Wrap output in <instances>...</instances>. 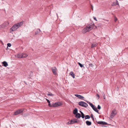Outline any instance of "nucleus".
<instances>
[{"label": "nucleus", "mask_w": 128, "mask_h": 128, "mask_svg": "<svg viewBox=\"0 0 128 128\" xmlns=\"http://www.w3.org/2000/svg\"><path fill=\"white\" fill-rule=\"evenodd\" d=\"M62 105L61 103L57 102H56L54 103L53 104H51V106H50V107H58Z\"/></svg>", "instance_id": "20e7f679"}, {"label": "nucleus", "mask_w": 128, "mask_h": 128, "mask_svg": "<svg viewBox=\"0 0 128 128\" xmlns=\"http://www.w3.org/2000/svg\"><path fill=\"white\" fill-rule=\"evenodd\" d=\"M89 66L92 67H93L94 65L92 64H89Z\"/></svg>", "instance_id": "7c9ffc66"}, {"label": "nucleus", "mask_w": 128, "mask_h": 128, "mask_svg": "<svg viewBox=\"0 0 128 128\" xmlns=\"http://www.w3.org/2000/svg\"><path fill=\"white\" fill-rule=\"evenodd\" d=\"M70 74L74 78H75V74L72 72H71L70 73Z\"/></svg>", "instance_id": "aec40b11"}, {"label": "nucleus", "mask_w": 128, "mask_h": 128, "mask_svg": "<svg viewBox=\"0 0 128 128\" xmlns=\"http://www.w3.org/2000/svg\"><path fill=\"white\" fill-rule=\"evenodd\" d=\"M90 118V116L89 115H87L85 116V119H89Z\"/></svg>", "instance_id": "4be33fe9"}, {"label": "nucleus", "mask_w": 128, "mask_h": 128, "mask_svg": "<svg viewBox=\"0 0 128 128\" xmlns=\"http://www.w3.org/2000/svg\"><path fill=\"white\" fill-rule=\"evenodd\" d=\"M98 124L102 125H106L107 124L106 122L103 121H99L98 122Z\"/></svg>", "instance_id": "6e6552de"}, {"label": "nucleus", "mask_w": 128, "mask_h": 128, "mask_svg": "<svg viewBox=\"0 0 128 128\" xmlns=\"http://www.w3.org/2000/svg\"><path fill=\"white\" fill-rule=\"evenodd\" d=\"M40 32V30L39 29H37L35 33V34L36 35L38 34Z\"/></svg>", "instance_id": "6ab92c4d"}, {"label": "nucleus", "mask_w": 128, "mask_h": 128, "mask_svg": "<svg viewBox=\"0 0 128 128\" xmlns=\"http://www.w3.org/2000/svg\"><path fill=\"white\" fill-rule=\"evenodd\" d=\"M85 100L86 102L88 103L89 104H90H90H92V103H90V102H88V101H87V100Z\"/></svg>", "instance_id": "473e14b6"}, {"label": "nucleus", "mask_w": 128, "mask_h": 128, "mask_svg": "<svg viewBox=\"0 0 128 128\" xmlns=\"http://www.w3.org/2000/svg\"><path fill=\"white\" fill-rule=\"evenodd\" d=\"M93 18H94V20H95L96 21H97V20L96 19V17H95L94 16L93 17Z\"/></svg>", "instance_id": "e433bc0d"}, {"label": "nucleus", "mask_w": 128, "mask_h": 128, "mask_svg": "<svg viewBox=\"0 0 128 128\" xmlns=\"http://www.w3.org/2000/svg\"><path fill=\"white\" fill-rule=\"evenodd\" d=\"M75 96L80 99H82L84 98V97L83 96L79 94H75Z\"/></svg>", "instance_id": "1a4fd4ad"}, {"label": "nucleus", "mask_w": 128, "mask_h": 128, "mask_svg": "<svg viewBox=\"0 0 128 128\" xmlns=\"http://www.w3.org/2000/svg\"><path fill=\"white\" fill-rule=\"evenodd\" d=\"M18 57L19 58H22V54H18Z\"/></svg>", "instance_id": "5701e85b"}, {"label": "nucleus", "mask_w": 128, "mask_h": 128, "mask_svg": "<svg viewBox=\"0 0 128 128\" xmlns=\"http://www.w3.org/2000/svg\"><path fill=\"white\" fill-rule=\"evenodd\" d=\"M52 70L53 74L54 75L56 74V67H54L52 68Z\"/></svg>", "instance_id": "0eeeda50"}, {"label": "nucleus", "mask_w": 128, "mask_h": 128, "mask_svg": "<svg viewBox=\"0 0 128 128\" xmlns=\"http://www.w3.org/2000/svg\"><path fill=\"white\" fill-rule=\"evenodd\" d=\"M92 108L95 111L98 113V114H99V113L98 112V111L97 109V108L95 107L94 106Z\"/></svg>", "instance_id": "9b49d317"}, {"label": "nucleus", "mask_w": 128, "mask_h": 128, "mask_svg": "<svg viewBox=\"0 0 128 128\" xmlns=\"http://www.w3.org/2000/svg\"><path fill=\"white\" fill-rule=\"evenodd\" d=\"M47 95L48 96H54V94H52L51 93V92H49L47 94Z\"/></svg>", "instance_id": "a878e982"}, {"label": "nucleus", "mask_w": 128, "mask_h": 128, "mask_svg": "<svg viewBox=\"0 0 128 128\" xmlns=\"http://www.w3.org/2000/svg\"><path fill=\"white\" fill-rule=\"evenodd\" d=\"M94 24L91 25H88L82 30L83 33H85L92 30L94 28Z\"/></svg>", "instance_id": "f03ea898"}, {"label": "nucleus", "mask_w": 128, "mask_h": 128, "mask_svg": "<svg viewBox=\"0 0 128 128\" xmlns=\"http://www.w3.org/2000/svg\"><path fill=\"white\" fill-rule=\"evenodd\" d=\"M118 20L117 18L116 17H114V21L116 22Z\"/></svg>", "instance_id": "c9c22d12"}, {"label": "nucleus", "mask_w": 128, "mask_h": 128, "mask_svg": "<svg viewBox=\"0 0 128 128\" xmlns=\"http://www.w3.org/2000/svg\"><path fill=\"white\" fill-rule=\"evenodd\" d=\"M86 125L88 126H90L92 124L91 122L88 120L86 121Z\"/></svg>", "instance_id": "f3484780"}, {"label": "nucleus", "mask_w": 128, "mask_h": 128, "mask_svg": "<svg viewBox=\"0 0 128 128\" xmlns=\"http://www.w3.org/2000/svg\"><path fill=\"white\" fill-rule=\"evenodd\" d=\"M46 100H47V101L48 102V106L50 107V106H51V105L50 104V101H49V100H48V99H46Z\"/></svg>", "instance_id": "393cba45"}, {"label": "nucleus", "mask_w": 128, "mask_h": 128, "mask_svg": "<svg viewBox=\"0 0 128 128\" xmlns=\"http://www.w3.org/2000/svg\"><path fill=\"white\" fill-rule=\"evenodd\" d=\"M80 112L81 114V112H82L81 111H80Z\"/></svg>", "instance_id": "79ce46f5"}, {"label": "nucleus", "mask_w": 128, "mask_h": 128, "mask_svg": "<svg viewBox=\"0 0 128 128\" xmlns=\"http://www.w3.org/2000/svg\"><path fill=\"white\" fill-rule=\"evenodd\" d=\"M56 15H57V16H58V14H56Z\"/></svg>", "instance_id": "a18cd8bd"}, {"label": "nucleus", "mask_w": 128, "mask_h": 128, "mask_svg": "<svg viewBox=\"0 0 128 128\" xmlns=\"http://www.w3.org/2000/svg\"><path fill=\"white\" fill-rule=\"evenodd\" d=\"M24 83H26V82H25V81H24Z\"/></svg>", "instance_id": "c03bdc74"}, {"label": "nucleus", "mask_w": 128, "mask_h": 128, "mask_svg": "<svg viewBox=\"0 0 128 128\" xmlns=\"http://www.w3.org/2000/svg\"><path fill=\"white\" fill-rule=\"evenodd\" d=\"M78 64L80 66L81 68L83 67H84V65L83 64H82L79 62L78 63Z\"/></svg>", "instance_id": "b1692460"}, {"label": "nucleus", "mask_w": 128, "mask_h": 128, "mask_svg": "<svg viewBox=\"0 0 128 128\" xmlns=\"http://www.w3.org/2000/svg\"><path fill=\"white\" fill-rule=\"evenodd\" d=\"M102 95L103 96V97L104 98V99H105V94L104 93H103V94H102Z\"/></svg>", "instance_id": "72a5a7b5"}, {"label": "nucleus", "mask_w": 128, "mask_h": 128, "mask_svg": "<svg viewBox=\"0 0 128 128\" xmlns=\"http://www.w3.org/2000/svg\"><path fill=\"white\" fill-rule=\"evenodd\" d=\"M105 20L106 21H107V22H108V20Z\"/></svg>", "instance_id": "a19ab883"}, {"label": "nucleus", "mask_w": 128, "mask_h": 128, "mask_svg": "<svg viewBox=\"0 0 128 128\" xmlns=\"http://www.w3.org/2000/svg\"><path fill=\"white\" fill-rule=\"evenodd\" d=\"M98 45V44L97 43H94L93 44H92V45L91 46V48H92Z\"/></svg>", "instance_id": "dca6fc26"}, {"label": "nucleus", "mask_w": 128, "mask_h": 128, "mask_svg": "<svg viewBox=\"0 0 128 128\" xmlns=\"http://www.w3.org/2000/svg\"><path fill=\"white\" fill-rule=\"evenodd\" d=\"M81 117V115L79 113L76 114L75 115L76 118H80Z\"/></svg>", "instance_id": "2eb2a0df"}, {"label": "nucleus", "mask_w": 128, "mask_h": 128, "mask_svg": "<svg viewBox=\"0 0 128 128\" xmlns=\"http://www.w3.org/2000/svg\"><path fill=\"white\" fill-rule=\"evenodd\" d=\"M29 78H30L31 77Z\"/></svg>", "instance_id": "49530a36"}, {"label": "nucleus", "mask_w": 128, "mask_h": 128, "mask_svg": "<svg viewBox=\"0 0 128 128\" xmlns=\"http://www.w3.org/2000/svg\"><path fill=\"white\" fill-rule=\"evenodd\" d=\"M127 76H128V74H127Z\"/></svg>", "instance_id": "37998d69"}, {"label": "nucleus", "mask_w": 128, "mask_h": 128, "mask_svg": "<svg viewBox=\"0 0 128 128\" xmlns=\"http://www.w3.org/2000/svg\"><path fill=\"white\" fill-rule=\"evenodd\" d=\"M32 72H30V74H32Z\"/></svg>", "instance_id": "58836bf2"}, {"label": "nucleus", "mask_w": 128, "mask_h": 128, "mask_svg": "<svg viewBox=\"0 0 128 128\" xmlns=\"http://www.w3.org/2000/svg\"><path fill=\"white\" fill-rule=\"evenodd\" d=\"M92 108L95 111L98 113V114H99V113L98 112V111L97 109V108L95 107L94 106Z\"/></svg>", "instance_id": "f8f14e48"}, {"label": "nucleus", "mask_w": 128, "mask_h": 128, "mask_svg": "<svg viewBox=\"0 0 128 128\" xmlns=\"http://www.w3.org/2000/svg\"><path fill=\"white\" fill-rule=\"evenodd\" d=\"M78 110L76 108L74 109L73 110V113L74 114H78Z\"/></svg>", "instance_id": "ddd939ff"}, {"label": "nucleus", "mask_w": 128, "mask_h": 128, "mask_svg": "<svg viewBox=\"0 0 128 128\" xmlns=\"http://www.w3.org/2000/svg\"><path fill=\"white\" fill-rule=\"evenodd\" d=\"M91 118H92V120L93 121H94V117L93 116V115L92 114H91Z\"/></svg>", "instance_id": "cd10ccee"}, {"label": "nucleus", "mask_w": 128, "mask_h": 128, "mask_svg": "<svg viewBox=\"0 0 128 128\" xmlns=\"http://www.w3.org/2000/svg\"><path fill=\"white\" fill-rule=\"evenodd\" d=\"M78 104L79 105L84 107H86L88 106L87 103L83 101L79 102L78 103Z\"/></svg>", "instance_id": "7ed1b4c3"}, {"label": "nucleus", "mask_w": 128, "mask_h": 128, "mask_svg": "<svg viewBox=\"0 0 128 128\" xmlns=\"http://www.w3.org/2000/svg\"><path fill=\"white\" fill-rule=\"evenodd\" d=\"M97 108L99 110H100L101 108V107L100 105H98Z\"/></svg>", "instance_id": "c756f323"}, {"label": "nucleus", "mask_w": 128, "mask_h": 128, "mask_svg": "<svg viewBox=\"0 0 128 128\" xmlns=\"http://www.w3.org/2000/svg\"><path fill=\"white\" fill-rule=\"evenodd\" d=\"M91 6H92V9L93 10V6L92 5H91Z\"/></svg>", "instance_id": "ea45409f"}, {"label": "nucleus", "mask_w": 128, "mask_h": 128, "mask_svg": "<svg viewBox=\"0 0 128 128\" xmlns=\"http://www.w3.org/2000/svg\"><path fill=\"white\" fill-rule=\"evenodd\" d=\"M90 106L92 107L94 105H93L92 104H90Z\"/></svg>", "instance_id": "4c0bfd02"}, {"label": "nucleus", "mask_w": 128, "mask_h": 128, "mask_svg": "<svg viewBox=\"0 0 128 128\" xmlns=\"http://www.w3.org/2000/svg\"><path fill=\"white\" fill-rule=\"evenodd\" d=\"M96 97L98 99H99V95L98 94H97L96 95Z\"/></svg>", "instance_id": "f704fd0d"}, {"label": "nucleus", "mask_w": 128, "mask_h": 128, "mask_svg": "<svg viewBox=\"0 0 128 128\" xmlns=\"http://www.w3.org/2000/svg\"><path fill=\"white\" fill-rule=\"evenodd\" d=\"M28 55L26 54H22V58H26L27 57Z\"/></svg>", "instance_id": "412c9836"}, {"label": "nucleus", "mask_w": 128, "mask_h": 128, "mask_svg": "<svg viewBox=\"0 0 128 128\" xmlns=\"http://www.w3.org/2000/svg\"><path fill=\"white\" fill-rule=\"evenodd\" d=\"M24 110L20 109L17 110L16 112H15L14 114V115H17L20 114Z\"/></svg>", "instance_id": "423d86ee"}, {"label": "nucleus", "mask_w": 128, "mask_h": 128, "mask_svg": "<svg viewBox=\"0 0 128 128\" xmlns=\"http://www.w3.org/2000/svg\"><path fill=\"white\" fill-rule=\"evenodd\" d=\"M116 110L115 109L113 110L110 114V117L112 118L116 114Z\"/></svg>", "instance_id": "39448f33"}, {"label": "nucleus", "mask_w": 128, "mask_h": 128, "mask_svg": "<svg viewBox=\"0 0 128 128\" xmlns=\"http://www.w3.org/2000/svg\"><path fill=\"white\" fill-rule=\"evenodd\" d=\"M66 124H72L71 122V120L70 121H69L67 122L66 123Z\"/></svg>", "instance_id": "2f4dec72"}, {"label": "nucleus", "mask_w": 128, "mask_h": 128, "mask_svg": "<svg viewBox=\"0 0 128 128\" xmlns=\"http://www.w3.org/2000/svg\"><path fill=\"white\" fill-rule=\"evenodd\" d=\"M118 1L116 0V2H114L112 4V6H116L117 5H118Z\"/></svg>", "instance_id": "a211bd4d"}, {"label": "nucleus", "mask_w": 128, "mask_h": 128, "mask_svg": "<svg viewBox=\"0 0 128 128\" xmlns=\"http://www.w3.org/2000/svg\"><path fill=\"white\" fill-rule=\"evenodd\" d=\"M3 65L5 67H7L8 66L7 62L5 61L3 62L2 63Z\"/></svg>", "instance_id": "9d476101"}, {"label": "nucleus", "mask_w": 128, "mask_h": 128, "mask_svg": "<svg viewBox=\"0 0 128 128\" xmlns=\"http://www.w3.org/2000/svg\"><path fill=\"white\" fill-rule=\"evenodd\" d=\"M81 116L82 118H84V115L83 112H81Z\"/></svg>", "instance_id": "bb28decb"}, {"label": "nucleus", "mask_w": 128, "mask_h": 128, "mask_svg": "<svg viewBox=\"0 0 128 128\" xmlns=\"http://www.w3.org/2000/svg\"><path fill=\"white\" fill-rule=\"evenodd\" d=\"M23 24L22 22H20L14 25L10 29V32L16 30L20 27L22 26Z\"/></svg>", "instance_id": "f257e3e1"}, {"label": "nucleus", "mask_w": 128, "mask_h": 128, "mask_svg": "<svg viewBox=\"0 0 128 128\" xmlns=\"http://www.w3.org/2000/svg\"><path fill=\"white\" fill-rule=\"evenodd\" d=\"M77 120L76 119L72 120H71V122L72 124H74L75 123L77 122H78L76 121Z\"/></svg>", "instance_id": "4468645a"}, {"label": "nucleus", "mask_w": 128, "mask_h": 128, "mask_svg": "<svg viewBox=\"0 0 128 128\" xmlns=\"http://www.w3.org/2000/svg\"><path fill=\"white\" fill-rule=\"evenodd\" d=\"M7 45L8 47H10L11 46V45L10 44L8 43L7 44Z\"/></svg>", "instance_id": "c85d7f7f"}]
</instances>
